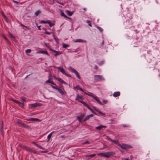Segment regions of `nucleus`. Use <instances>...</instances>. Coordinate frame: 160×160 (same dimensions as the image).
Masks as SVG:
<instances>
[{"label":"nucleus","instance_id":"bb28decb","mask_svg":"<svg viewBox=\"0 0 160 160\" xmlns=\"http://www.w3.org/2000/svg\"><path fill=\"white\" fill-rule=\"evenodd\" d=\"M94 109L96 111L98 112V113L102 115L103 116H104L105 115V114L104 113H103V112H101V111H100L99 110H98V109H95V108H94Z\"/></svg>","mask_w":160,"mask_h":160},{"label":"nucleus","instance_id":"a878e982","mask_svg":"<svg viewBox=\"0 0 160 160\" xmlns=\"http://www.w3.org/2000/svg\"><path fill=\"white\" fill-rule=\"evenodd\" d=\"M53 132H52L51 133H50L47 136V138H48V140L47 141V142H48L49 141L52 136V134Z\"/></svg>","mask_w":160,"mask_h":160},{"label":"nucleus","instance_id":"393cba45","mask_svg":"<svg viewBox=\"0 0 160 160\" xmlns=\"http://www.w3.org/2000/svg\"><path fill=\"white\" fill-rule=\"evenodd\" d=\"M61 15L62 16H63L65 18H69V19H71V18L67 16L64 13V12L62 11H61L60 12Z\"/></svg>","mask_w":160,"mask_h":160},{"label":"nucleus","instance_id":"39448f33","mask_svg":"<svg viewBox=\"0 0 160 160\" xmlns=\"http://www.w3.org/2000/svg\"><path fill=\"white\" fill-rule=\"evenodd\" d=\"M56 68L58 70H59L60 72H62V73L63 74H64L65 76L68 77H71V75H70L67 74V73H66L65 70L63 68L59 67H56Z\"/></svg>","mask_w":160,"mask_h":160},{"label":"nucleus","instance_id":"412c9836","mask_svg":"<svg viewBox=\"0 0 160 160\" xmlns=\"http://www.w3.org/2000/svg\"><path fill=\"white\" fill-rule=\"evenodd\" d=\"M56 78L57 80L61 82V83H63L65 84H66V83L61 78Z\"/></svg>","mask_w":160,"mask_h":160},{"label":"nucleus","instance_id":"bf43d9fd","mask_svg":"<svg viewBox=\"0 0 160 160\" xmlns=\"http://www.w3.org/2000/svg\"><path fill=\"white\" fill-rule=\"evenodd\" d=\"M94 68L96 70H97L98 69V67L96 65L94 66Z\"/></svg>","mask_w":160,"mask_h":160},{"label":"nucleus","instance_id":"4468645a","mask_svg":"<svg viewBox=\"0 0 160 160\" xmlns=\"http://www.w3.org/2000/svg\"><path fill=\"white\" fill-rule=\"evenodd\" d=\"M112 95L114 97H118L120 95V92L119 91L115 92L113 93Z\"/></svg>","mask_w":160,"mask_h":160},{"label":"nucleus","instance_id":"e433bc0d","mask_svg":"<svg viewBox=\"0 0 160 160\" xmlns=\"http://www.w3.org/2000/svg\"><path fill=\"white\" fill-rule=\"evenodd\" d=\"M53 36L54 38L56 41V42L57 43H58V39L56 38L55 36V35L54 34H53Z\"/></svg>","mask_w":160,"mask_h":160},{"label":"nucleus","instance_id":"09e8293b","mask_svg":"<svg viewBox=\"0 0 160 160\" xmlns=\"http://www.w3.org/2000/svg\"><path fill=\"white\" fill-rule=\"evenodd\" d=\"M9 34L11 38H15L14 36L11 33L9 32Z\"/></svg>","mask_w":160,"mask_h":160},{"label":"nucleus","instance_id":"7c9ffc66","mask_svg":"<svg viewBox=\"0 0 160 160\" xmlns=\"http://www.w3.org/2000/svg\"><path fill=\"white\" fill-rule=\"evenodd\" d=\"M92 113L95 115H97V113L95 112L89 106L88 108Z\"/></svg>","mask_w":160,"mask_h":160},{"label":"nucleus","instance_id":"49530a36","mask_svg":"<svg viewBox=\"0 0 160 160\" xmlns=\"http://www.w3.org/2000/svg\"><path fill=\"white\" fill-rule=\"evenodd\" d=\"M45 33L48 35H50L51 34V33L50 32H48L47 30H46L44 32Z\"/></svg>","mask_w":160,"mask_h":160},{"label":"nucleus","instance_id":"a211bd4d","mask_svg":"<svg viewBox=\"0 0 160 160\" xmlns=\"http://www.w3.org/2000/svg\"><path fill=\"white\" fill-rule=\"evenodd\" d=\"M94 99H95L98 102L100 105H102V103L99 100L98 98L96 96L94 95V97L93 98Z\"/></svg>","mask_w":160,"mask_h":160},{"label":"nucleus","instance_id":"338daca9","mask_svg":"<svg viewBox=\"0 0 160 160\" xmlns=\"http://www.w3.org/2000/svg\"><path fill=\"white\" fill-rule=\"evenodd\" d=\"M37 105H38V106H40L41 105V103H38V102H37Z\"/></svg>","mask_w":160,"mask_h":160},{"label":"nucleus","instance_id":"3c124183","mask_svg":"<svg viewBox=\"0 0 160 160\" xmlns=\"http://www.w3.org/2000/svg\"><path fill=\"white\" fill-rule=\"evenodd\" d=\"M22 108H23L24 105L23 103H22L21 102L20 104H18Z\"/></svg>","mask_w":160,"mask_h":160},{"label":"nucleus","instance_id":"c03bdc74","mask_svg":"<svg viewBox=\"0 0 160 160\" xmlns=\"http://www.w3.org/2000/svg\"><path fill=\"white\" fill-rule=\"evenodd\" d=\"M31 51V50L30 49H27L26 50L25 52L26 53H30Z\"/></svg>","mask_w":160,"mask_h":160},{"label":"nucleus","instance_id":"052dcab7","mask_svg":"<svg viewBox=\"0 0 160 160\" xmlns=\"http://www.w3.org/2000/svg\"><path fill=\"white\" fill-rule=\"evenodd\" d=\"M102 102L104 103V104H106L107 103V100H103L102 101Z\"/></svg>","mask_w":160,"mask_h":160},{"label":"nucleus","instance_id":"473e14b6","mask_svg":"<svg viewBox=\"0 0 160 160\" xmlns=\"http://www.w3.org/2000/svg\"><path fill=\"white\" fill-rule=\"evenodd\" d=\"M48 23L49 25V26L50 27H52L53 25H54V23H52L50 21L48 20Z\"/></svg>","mask_w":160,"mask_h":160},{"label":"nucleus","instance_id":"864d4df0","mask_svg":"<svg viewBox=\"0 0 160 160\" xmlns=\"http://www.w3.org/2000/svg\"><path fill=\"white\" fill-rule=\"evenodd\" d=\"M36 25L37 26H38V24H37V23H36ZM38 26V29L39 30H41V28H40L41 26Z\"/></svg>","mask_w":160,"mask_h":160},{"label":"nucleus","instance_id":"6ab92c4d","mask_svg":"<svg viewBox=\"0 0 160 160\" xmlns=\"http://www.w3.org/2000/svg\"><path fill=\"white\" fill-rule=\"evenodd\" d=\"M2 37L8 43L9 45H10V43L8 39L7 38L5 35L3 34L2 35Z\"/></svg>","mask_w":160,"mask_h":160},{"label":"nucleus","instance_id":"c756f323","mask_svg":"<svg viewBox=\"0 0 160 160\" xmlns=\"http://www.w3.org/2000/svg\"><path fill=\"white\" fill-rule=\"evenodd\" d=\"M74 88H76L78 90H79L82 91L84 92L83 90L81 88H80L79 85L76 86V87H74Z\"/></svg>","mask_w":160,"mask_h":160},{"label":"nucleus","instance_id":"0eeeda50","mask_svg":"<svg viewBox=\"0 0 160 160\" xmlns=\"http://www.w3.org/2000/svg\"><path fill=\"white\" fill-rule=\"evenodd\" d=\"M51 86L53 88L57 90L61 95H64V92L61 89L52 85H51Z\"/></svg>","mask_w":160,"mask_h":160},{"label":"nucleus","instance_id":"e2e57ef3","mask_svg":"<svg viewBox=\"0 0 160 160\" xmlns=\"http://www.w3.org/2000/svg\"><path fill=\"white\" fill-rule=\"evenodd\" d=\"M122 126L124 127H129V126L128 125H125V124H123L122 125Z\"/></svg>","mask_w":160,"mask_h":160},{"label":"nucleus","instance_id":"37998d69","mask_svg":"<svg viewBox=\"0 0 160 160\" xmlns=\"http://www.w3.org/2000/svg\"><path fill=\"white\" fill-rule=\"evenodd\" d=\"M20 99L22 102H24L26 101V98L24 97H22Z\"/></svg>","mask_w":160,"mask_h":160},{"label":"nucleus","instance_id":"9d476101","mask_svg":"<svg viewBox=\"0 0 160 160\" xmlns=\"http://www.w3.org/2000/svg\"><path fill=\"white\" fill-rule=\"evenodd\" d=\"M50 50L52 52H55L56 53L54 54L55 56H57L58 55L61 54L62 52L60 51H58L56 50H54L53 49L50 48Z\"/></svg>","mask_w":160,"mask_h":160},{"label":"nucleus","instance_id":"680f3d73","mask_svg":"<svg viewBox=\"0 0 160 160\" xmlns=\"http://www.w3.org/2000/svg\"><path fill=\"white\" fill-rule=\"evenodd\" d=\"M13 2L15 3H17V4H18V2L16 1H15V0H13Z\"/></svg>","mask_w":160,"mask_h":160},{"label":"nucleus","instance_id":"58836bf2","mask_svg":"<svg viewBox=\"0 0 160 160\" xmlns=\"http://www.w3.org/2000/svg\"><path fill=\"white\" fill-rule=\"evenodd\" d=\"M96 27L101 32H102L103 31V29L101 28V27L98 26H97Z\"/></svg>","mask_w":160,"mask_h":160},{"label":"nucleus","instance_id":"6e6552de","mask_svg":"<svg viewBox=\"0 0 160 160\" xmlns=\"http://www.w3.org/2000/svg\"><path fill=\"white\" fill-rule=\"evenodd\" d=\"M83 99V97L82 95H79L78 93L77 94L75 100H78L79 102H82Z\"/></svg>","mask_w":160,"mask_h":160},{"label":"nucleus","instance_id":"de8ad7c7","mask_svg":"<svg viewBox=\"0 0 160 160\" xmlns=\"http://www.w3.org/2000/svg\"><path fill=\"white\" fill-rule=\"evenodd\" d=\"M23 29L25 30H28L29 28L28 27L24 26V27L23 28Z\"/></svg>","mask_w":160,"mask_h":160},{"label":"nucleus","instance_id":"4c0bfd02","mask_svg":"<svg viewBox=\"0 0 160 160\" xmlns=\"http://www.w3.org/2000/svg\"><path fill=\"white\" fill-rule=\"evenodd\" d=\"M41 12L40 10H38L35 12V14L36 16H37L41 13Z\"/></svg>","mask_w":160,"mask_h":160},{"label":"nucleus","instance_id":"1a4fd4ad","mask_svg":"<svg viewBox=\"0 0 160 160\" xmlns=\"http://www.w3.org/2000/svg\"><path fill=\"white\" fill-rule=\"evenodd\" d=\"M85 115V114H82L79 116H76V118L78 120V121L80 123L82 122V120L83 118Z\"/></svg>","mask_w":160,"mask_h":160},{"label":"nucleus","instance_id":"c85d7f7f","mask_svg":"<svg viewBox=\"0 0 160 160\" xmlns=\"http://www.w3.org/2000/svg\"><path fill=\"white\" fill-rule=\"evenodd\" d=\"M38 105H37V102H36L34 103L31 104V106L32 108H34L38 106Z\"/></svg>","mask_w":160,"mask_h":160},{"label":"nucleus","instance_id":"423d86ee","mask_svg":"<svg viewBox=\"0 0 160 160\" xmlns=\"http://www.w3.org/2000/svg\"><path fill=\"white\" fill-rule=\"evenodd\" d=\"M16 122L17 123L21 125L24 128L27 129H29V127L28 126L26 125L25 124H24L21 120L19 119H17L16 121Z\"/></svg>","mask_w":160,"mask_h":160},{"label":"nucleus","instance_id":"8fccbe9b","mask_svg":"<svg viewBox=\"0 0 160 160\" xmlns=\"http://www.w3.org/2000/svg\"><path fill=\"white\" fill-rule=\"evenodd\" d=\"M22 108H23L24 105L23 103H22L21 102L20 104H18Z\"/></svg>","mask_w":160,"mask_h":160},{"label":"nucleus","instance_id":"ddd939ff","mask_svg":"<svg viewBox=\"0 0 160 160\" xmlns=\"http://www.w3.org/2000/svg\"><path fill=\"white\" fill-rule=\"evenodd\" d=\"M106 126L104 125H99L98 127H95V129H96L98 130H101L103 128H106Z\"/></svg>","mask_w":160,"mask_h":160},{"label":"nucleus","instance_id":"20e7f679","mask_svg":"<svg viewBox=\"0 0 160 160\" xmlns=\"http://www.w3.org/2000/svg\"><path fill=\"white\" fill-rule=\"evenodd\" d=\"M94 78L95 81H102L105 80L103 77L101 75H94Z\"/></svg>","mask_w":160,"mask_h":160},{"label":"nucleus","instance_id":"aec40b11","mask_svg":"<svg viewBox=\"0 0 160 160\" xmlns=\"http://www.w3.org/2000/svg\"><path fill=\"white\" fill-rule=\"evenodd\" d=\"M125 24L129 25H132L133 24V22H131L129 20L127 19L125 21Z\"/></svg>","mask_w":160,"mask_h":160},{"label":"nucleus","instance_id":"2eb2a0df","mask_svg":"<svg viewBox=\"0 0 160 160\" xmlns=\"http://www.w3.org/2000/svg\"><path fill=\"white\" fill-rule=\"evenodd\" d=\"M37 53H44L45 54L48 56H49V54L48 53V52L47 51H43V50H40L38 51Z\"/></svg>","mask_w":160,"mask_h":160},{"label":"nucleus","instance_id":"a19ab883","mask_svg":"<svg viewBox=\"0 0 160 160\" xmlns=\"http://www.w3.org/2000/svg\"><path fill=\"white\" fill-rule=\"evenodd\" d=\"M1 12V14H2V15L4 17V18L5 19H7V17L4 14L3 12V11H2Z\"/></svg>","mask_w":160,"mask_h":160},{"label":"nucleus","instance_id":"72a5a7b5","mask_svg":"<svg viewBox=\"0 0 160 160\" xmlns=\"http://www.w3.org/2000/svg\"><path fill=\"white\" fill-rule=\"evenodd\" d=\"M86 22L88 24V26H90L91 27H92V23H91V22L90 21L88 20H87L86 21Z\"/></svg>","mask_w":160,"mask_h":160},{"label":"nucleus","instance_id":"0e129e2a","mask_svg":"<svg viewBox=\"0 0 160 160\" xmlns=\"http://www.w3.org/2000/svg\"><path fill=\"white\" fill-rule=\"evenodd\" d=\"M41 153H47V151H41Z\"/></svg>","mask_w":160,"mask_h":160},{"label":"nucleus","instance_id":"9b49d317","mask_svg":"<svg viewBox=\"0 0 160 160\" xmlns=\"http://www.w3.org/2000/svg\"><path fill=\"white\" fill-rule=\"evenodd\" d=\"M93 116V115L92 114L87 115L84 118V121L85 122L87 120H89L90 117H92Z\"/></svg>","mask_w":160,"mask_h":160},{"label":"nucleus","instance_id":"5fc2aeb1","mask_svg":"<svg viewBox=\"0 0 160 160\" xmlns=\"http://www.w3.org/2000/svg\"><path fill=\"white\" fill-rule=\"evenodd\" d=\"M68 14L69 15L71 16L72 15V12H70L69 11H68Z\"/></svg>","mask_w":160,"mask_h":160},{"label":"nucleus","instance_id":"6e6d98bb","mask_svg":"<svg viewBox=\"0 0 160 160\" xmlns=\"http://www.w3.org/2000/svg\"><path fill=\"white\" fill-rule=\"evenodd\" d=\"M87 143H89V142L88 141H86L85 142H84L83 143V144H86Z\"/></svg>","mask_w":160,"mask_h":160},{"label":"nucleus","instance_id":"a18cd8bd","mask_svg":"<svg viewBox=\"0 0 160 160\" xmlns=\"http://www.w3.org/2000/svg\"><path fill=\"white\" fill-rule=\"evenodd\" d=\"M104 63V61H102L100 62H99L98 63V64L99 65H102L103 64V63Z\"/></svg>","mask_w":160,"mask_h":160},{"label":"nucleus","instance_id":"f704fd0d","mask_svg":"<svg viewBox=\"0 0 160 160\" xmlns=\"http://www.w3.org/2000/svg\"><path fill=\"white\" fill-rule=\"evenodd\" d=\"M48 20L47 21L42 20L40 22V23H48Z\"/></svg>","mask_w":160,"mask_h":160},{"label":"nucleus","instance_id":"69168bd1","mask_svg":"<svg viewBox=\"0 0 160 160\" xmlns=\"http://www.w3.org/2000/svg\"><path fill=\"white\" fill-rule=\"evenodd\" d=\"M104 44V41L103 40L102 42L101 43V44L102 45Z\"/></svg>","mask_w":160,"mask_h":160},{"label":"nucleus","instance_id":"f257e3e1","mask_svg":"<svg viewBox=\"0 0 160 160\" xmlns=\"http://www.w3.org/2000/svg\"><path fill=\"white\" fill-rule=\"evenodd\" d=\"M115 154V153L113 152H105L99 153L98 155L102 157H104L108 158H109L110 156L113 155Z\"/></svg>","mask_w":160,"mask_h":160},{"label":"nucleus","instance_id":"ea45409f","mask_svg":"<svg viewBox=\"0 0 160 160\" xmlns=\"http://www.w3.org/2000/svg\"><path fill=\"white\" fill-rule=\"evenodd\" d=\"M2 126L1 128V131L2 132H3V121H2Z\"/></svg>","mask_w":160,"mask_h":160},{"label":"nucleus","instance_id":"4d7b16f0","mask_svg":"<svg viewBox=\"0 0 160 160\" xmlns=\"http://www.w3.org/2000/svg\"><path fill=\"white\" fill-rule=\"evenodd\" d=\"M31 152H33L34 153H36V152L34 150H33L32 149Z\"/></svg>","mask_w":160,"mask_h":160},{"label":"nucleus","instance_id":"cd10ccee","mask_svg":"<svg viewBox=\"0 0 160 160\" xmlns=\"http://www.w3.org/2000/svg\"><path fill=\"white\" fill-rule=\"evenodd\" d=\"M23 148L25 149L26 151H29L30 152H31V151L32 149L26 147H24Z\"/></svg>","mask_w":160,"mask_h":160},{"label":"nucleus","instance_id":"f8f14e48","mask_svg":"<svg viewBox=\"0 0 160 160\" xmlns=\"http://www.w3.org/2000/svg\"><path fill=\"white\" fill-rule=\"evenodd\" d=\"M108 140L111 142L118 145V144H120L119 142L117 140H112L110 138H108Z\"/></svg>","mask_w":160,"mask_h":160},{"label":"nucleus","instance_id":"f03ea898","mask_svg":"<svg viewBox=\"0 0 160 160\" xmlns=\"http://www.w3.org/2000/svg\"><path fill=\"white\" fill-rule=\"evenodd\" d=\"M68 69L72 73H74L78 79H81V77L78 72L75 69L72 68L70 66L68 68Z\"/></svg>","mask_w":160,"mask_h":160},{"label":"nucleus","instance_id":"b1692460","mask_svg":"<svg viewBox=\"0 0 160 160\" xmlns=\"http://www.w3.org/2000/svg\"><path fill=\"white\" fill-rule=\"evenodd\" d=\"M75 42H86V41H84L82 39H76L75 41Z\"/></svg>","mask_w":160,"mask_h":160},{"label":"nucleus","instance_id":"2f4dec72","mask_svg":"<svg viewBox=\"0 0 160 160\" xmlns=\"http://www.w3.org/2000/svg\"><path fill=\"white\" fill-rule=\"evenodd\" d=\"M80 102L82 103L83 105L86 107L87 108L89 107V105L87 104L85 102H83V101L81 102L80 101Z\"/></svg>","mask_w":160,"mask_h":160},{"label":"nucleus","instance_id":"774afa93","mask_svg":"<svg viewBox=\"0 0 160 160\" xmlns=\"http://www.w3.org/2000/svg\"><path fill=\"white\" fill-rule=\"evenodd\" d=\"M38 147L40 149L42 148V147H41V146L39 145Z\"/></svg>","mask_w":160,"mask_h":160},{"label":"nucleus","instance_id":"f3484780","mask_svg":"<svg viewBox=\"0 0 160 160\" xmlns=\"http://www.w3.org/2000/svg\"><path fill=\"white\" fill-rule=\"evenodd\" d=\"M94 99H95L98 102L100 105H102V103L99 100L98 98L96 96L94 95V97L93 98Z\"/></svg>","mask_w":160,"mask_h":160},{"label":"nucleus","instance_id":"79ce46f5","mask_svg":"<svg viewBox=\"0 0 160 160\" xmlns=\"http://www.w3.org/2000/svg\"><path fill=\"white\" fill-rule=\"evenodd\" d=\"M63 47L64 48H66L68 47L69 45L66 44L64 43L62 45Z\"/></svg>","mask_w":160,"mask_h":160},{"label":"nucleus","instance_id":"5701e85b","mask_svg":"<svg viewBox=\"0 0 160 160\" xmlns=\"http://www.w3.org/2000/svg\"><path fill=\"white\" fill-rule=\"evenodd\" d=\"M28 121H40V120L38 119L37 118H30L29 119Z\"/></svg>","mask_w":160,"mask_h":160},{"label":"nucleus","instance_id":"4be33fe9","mask_svg":"<svg viewBox=\"0 0 160 160\" xmlns=\"http://www.w3.org/2000/svg\"><path fill=\"white\" fill-rule=\"evenodd\" d=\"M84 92L86 95H88L89 96H91V97H92V98H93L94 96L93 94V93L91 92Z\"/></svg>","mask_w":160,"mask_h":160},{"label":"nucleus","instance_id":"603ef678","mask_svg":"<svg viewBox=\"0 0 160 160\" xmlns=\"http://www.w3.org/2000/svg\"><path fill=\"white\" fill-rule=\"evenodd\" d=\"M95 156V154H91L88 156V157H93Z\"/></svg>","mask_w":160,"mask_h":160},{"label":"nucleus","instance_id":"13d9d810","mask_svg":"<svg viewBox=\"0 0 160 160\" xmlns=\"http://www.w3.org/2000/svg\"><path fill=\"white\" fill-rule=\"evenodd\" d=\"M44 44L45 45L46 47H48V48H49V45H48L46 43H44Z\"/></svg>","mask_w":160,"mask_h":160},{"label":"nucleus","instance_id":"c9c22d12","mask_svg":"<svg viewBox=\"0 0 160 160\" xmlns=\"http://www.w3.org/2000/svg\"><path fill=\"white\" fill-rule=\"evenodd\" d=\"M11 100L12 101H13V102H15L17 103L18 104H20L21 103V102H19L18 101H17L16 100H15V99H11Z\"/></svg>","mask_w":160,"mask_h":160},{"label":"nucleus","instance_id":"7ed1b4c3","mask_svg":"<svg viewBox=\"0 0 160 160\" xmlns=\"http://www.w3.org/2000/svg\"><path fill=\"white\" fill-rule=\"evenodd\" d=\"M118 146L121 147L122 149L124 150H126L128 148H132V147L128 145L123 144H118Z\"/></svg>","mask_w":160,"mask_h":160},{"label":"nucleus","instance_id":"dca6fc26","mask_svg":"<svg viewBox=\"0 0 160 160\" xmlns=\"http://www.w3.org/2000/svg\"><path fill=\"white\" fill-rule=\"evenodd\" d=\"M45 82L46 83H50L53 85H54L56 86H57L54 82L53 81L50 80V79H49L48 80L46 81Z\"/></svg>","mask_w":160,"mask_h":160}]
</instances>
